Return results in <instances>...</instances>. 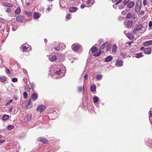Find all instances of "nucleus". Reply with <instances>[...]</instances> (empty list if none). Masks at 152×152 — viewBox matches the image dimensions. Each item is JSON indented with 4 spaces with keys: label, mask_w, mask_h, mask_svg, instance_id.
I'll return each mask as SVG.
<instances>
[{
    "label": "nucleus",
    "mask_w": 152,
    "mask_h": 152,
    "mask_svg": "<svg viewBox=\"0 0 152 152\" xmlns=\"http://www.w3.org/2000/svg\"><path fill=\"white\" fill-rule=\"evenodd\" d=\"M72 49L76 51L79 50H80L81 49V46L78 44H74L72 45Z\"/></svg>",
    "instance_id": "nucleus-1"
},
{
    "label": "nucleus",
    "mask_w": 152,
    "mask_h": 152,
    "mask_svg": "<svg viewBox=\"0 0 152 152\" xmlns=\"http://www.w3.org/2000/svg\"><path fill=\"white\" fill-rule=\"evenodd\" d=\"M141 2L140 1H138L135 7V11L137 12H139L141 8Z\"/></svg>",
    "instance_id": "nucleus-2"
},
{
    "label": "nucleus",
    "mask_w": 152,
    "mask_h": 152,
    "mask_svg": "<svg viewBox=\"0 0 152 152\" xmlns=\"http://www.w3.org/2000/svg\"><path fill=\"white\" fill-rule=\"evenodd\" d=\"M29 46L27 44H23L20 47L22 51H26L28 50Z\"/></svg>",
    "instance_id": "nucleus-3"
},
{
    "label": "nucleus",
    "mask_w": 152,
    "mask_h": 152,
    "mask_svg": "<svg viewBox=\"0 0 152 152\" xmlns=\"http://www.w3.org/2000/svg\"><path fill=\"white\" fill-rule=\"evenodd\" d=\"M46 106L44 105H40L38 106L37 109V111H39L41 112L43 111L46 108Z\"/></svg>",
    "instance_id": "nucleus-4"
},
{
    "label": "nucleus",
    "mask_w": 152,
    "mask_h": 152,
    "mask_svg": "<svg viewBox=\"0 0 152 152\" xmlns=\"http://www.w3.org/2000/svg\"><path fill=\"white\" fill-rule=\"evenodd\" d=\"M133 22V21H129L125 22L124 24L128 28H129L132 26Z\"/></svg>",
    "instance_id": "nucleus-5"
},
{
    "label": "nucleus",
    "mask_w": 152,
    "mask_h": 152,
    "mask_svg": "<svg viewBox=\"0 0 152 152\" xmlns=\"http://www.w3.org/2000/svg\"><path fill=\"white\" fill-rule=\"evenodd\" d=\"M38 140L39 141L41 142L44 143H48V140L45 138L39 137L38 138Z\"/></svg>",
    "instance_id": "nucleus-6"
},
{
    "label": "nucleus",
    "mask_w": 152,
    "mask_h": 152,
    "mask_svg": "<svg viewBox=\"0 0 152 152\" xmlns=\"http://www.w3.org/2000/svg\"><path fill=\"white\" fill-rule=\"evenodd\" d=\"M41 14L36 12H34L33 14L34 18L35 19H37L40 17Z\"/></svg>",
    "instance_id": "nucleus-7"
},
{
    "label": "nucleus",
    "mask_w": 152,
    "mask_h": 152,
    "mask_svg": "<svg viewBox=\"0 0 152 152\" xmlns=\"http://www.w3.org/2000/svg\"><path fill=\"white\" fill-rule=\"evenodd\" d=\"M144 53L146 54H150L151 53V49L150 48H146L144 49Z\"/></svg>",
    "instance_id": "nucleus-8"
},
{
    "label": "nucleus",
    "mask_w": 152,
    "mask_h": 152,
    "mask_svg": "<svg viewBox=\"0 0 152 152\" xmlns=\"http://www.w3.org/2000/svg\"><path fill=\"white\" fill-rule=\"evenodd\" d=\"M16 19L18 22L21 23L23 21L24 18L23 16H18L17 17Z\"/></svg>",
    "instance_id": "nucleus-9"
},
{
    "label": "nucleus",
    "mask_w": 152,
    "mask_h": 152,
    "mask_svg": "<svg viewBox=\"0 0 152 152\" xmlns=\"http://www.w3.org/2000/svg\"><path fill=\"white\" fill-rule=\"evenodd\" d=\"M151 45H152V40L145 42L143 43V45L145 47H147Z\"/></svg>",
    "instance_id": "nucleus-10"
},
{
    "label": "nucleus",
    "mask_w": 152,
    "mask_h": 152,
    "mask_svg": "<svg viewBox=\"0 0 152 152\" xmlns=\"http://www.w3.org/2000/svg\"><path fill=\"white\" fill-rule=\"evenodd\" d=\"M49 58L50 61H54L57 59L56 56L53 55L50 56Z\"/></svg>",
    "instance_id": "nucleus-11"
},
{
    "label": "nucleus",
    "mask_w": 152,
    "mask_h": 152,
    "mask_svg": "<svg viewBox=\"0 0 152 152\" xmlns=\"http://www.w3.org/2000/svg\"><path fill=\"white\" fill-rule=\"evenodd\" d=\"M112 56H109L106 57L105 59V62H108L110 61L112 59Z\"/></svg>",
    "instance_id": "nucleus-12"
},
{
    "label": "nucleus",
    "mask_w": 152,
    "mask_h": 152,
    "mask_svg": "<svg viewBox=\"0 0 152 152\" xmlns=\"http://www.w3.org/2000/svg\"><path fill=\"white\" fill-rule=\"evenodd\" d=\"M2 5L4 6L12 7L13 6L12 4L10 3L4 2L2 4Z\"/></svg>",
    "instance_id": "nucleus-13"
},
{
    "label": "nucleus",
    "mask_w": 152,
    "mask_h": 152,
    "mask_svg": "<svg viewBox=\"0 0 152 152\" xmlns=\"http://www.w3.org/2000/svg\"><path fill=\"white\" fill-rule=\"evenodd\" d=\"M126 36L130 39H132L134 38V36L132 33H128L126 34Z\"/></svg>",
    "instance_id": "nucleus-14"
},
{
    "label": "nucleus",
    "mask_w": 152,
    "mask_h": 152,
    "mask_svg": "<svg viewBox=\"0 0 152 152\" xmlns=\"http://www.w3.org/2000/svg\"><path fill=\"white\" fill-rule=\"evenodd\" d=\"M115 64L118 66H122L123 65L122 61L121 60H118L116 62Z\"/></svg>",
    "instance_id": "nucleus-15"
},
{
    "label": "nucleus",
    "mask_w": 152,
    "mask_h": 152,
    "mask_svg": "<svg viewBox=\"0 0 152 152\" xmlns=\"http://www.w3.org/2000/svg\"><path fill=\"white\" fill-rule=\"evenodd\" d=\"M77 8L75 7H72L69 8V10L70 12H74L76 11Z\"/></svg>",
    "instance_id": "nucleus-16"
},
{
    "label": "nucleus",
    "mask_w": 152,
    "mask_h": 152,
    "mask_svg": "<svg viewBox=\"0 0 152 152\" xmlns=\"http://www.w3.org/2000/svg\"><path fill=\"white\" fill-rule=\"evenodd\" d=\"M134 4V2L133 1H130L128 4V7L129 8H131L133 7Z\"/></svg>",
    "instance_id": "nucleus-17"
},
{
    "label": "nucleus",
    "mask_w": 152,
    "mask_h": 152,
    "mask_svg": "<svg viewBox=\"0 0 152 152\" xmlns=\"http://www.w3.org/2000/svg\"><path fill=\"white\" fill-rule=\"evenodd\" d=\"M142 26L141 24H139L136 25V28L138 31L140 30L142 28Z\"/></svg>",
    "instance_id": "nucleus-18"
},
{
    "label": "nucleus",
    "mask_w": 152,
    "mask_h": 152,
    "mask_svg": "<svg viewBox=\"0 0 152 152\" xmlns=\"http://www.w3.org/2000/svg\"><path fill=\"white\" fill-rule=\"evenodd\" d=\"M21 12V9L20 7H18L15 11V13L17 15L19 14Z\"/></svg>",
    "instance_id": "nucleus-19"
},
{
    "label": "nucleus",
    "mask_w": 152,
    "mask_h": 152,
    "mask_svg": "<svg viewBox=\"0 0 152 152\" xmlns=\"http://www.w3.org/2000/svg\"><path fill=\"white\" fill-rule=\"evenodd\" d=\"M31 99H30L28 100V102L27 104V106L26 107L27 109H29V108H31L32 106L30 105V106H29V105H30V104L31 103Z\"/></svg>",
    "instance_id": "nucleus-20"
},
{
    "label": "nucleus",
    "mask_w": 152,
    "mask_h": 152,
    "mask_svg": "<svg viewBox=\"0 0 152 152\" xmlns=\"http://www.w3.org/2000/svg\"><path fill=\"white\" fill-rule=\"evenodd\" d=\"M31 116L30 115H28L24 119L25 121H29L31 120Z\"/></svg>",
    "instance_id": "nucleus-21"
},
{
    "label": "nucleus",
    "mask_w": 152,
    "mask_h": 152,
    "mask_svg": "<svg viewBox=\"0 0 152 152\" xmlns=\"http://www.w3.org/2000/svg\"><path fill=\"white\" fill-rule=\"evenodd\" d=\"M9 118L8 115H5L2 118V119L3 121H6Z\"/></svg>",
    "instance_id": "nucleus-22"
},
{
    "label": "nucleus",
    "mask_w": 152,
    "mask_h": 152,
    "mask_svg": "<svg viewBox=\"0 0 152 152\" xmlns=\"http://www.w3.org/2000/svg\"><path fill=\"white\" fill-rule=\"evenodd\" d=\"M32 98L34 100H35L37 99V95L36 94H33L32 95Z\"/></svg>",
    "instance_id": "nucleus-23"
},
{
    "label": "nucleus",
    "mask_w": 152,
    "mask_h": 152,
    "mask_svg": "<svg viewBox=\"0 0 152 152\" xmlns=\"http://www.w3.org/2000/svg\"><path fill=\"white\" fill-rule=\"evenodd\" d=\"M116 45L115 44L113 45L112 49V52L113 53H115L116 50Z\"/></svg>",
    "instance_id": "nucleus-24"
},
{
    "label": "nucleus",
    "mask_w": 152,
    "mask_h": 152,
    "mask_svg": "<svg viewBox=\"0 0 152 152\" xmlns=\"http://www.w3.org/2000/svg\"><path fill=\"white\" fill-rule=\"evenodd\" d=\"M24 13L26 15L29 16H31L32 15V14L31 12L28 11H25V12Z\"/></svg>",
    "instance_id": "nucleus-25"
},
{
    "label": "nucleus",
    "mask_w": 152,
    "mask_h": 152,
    "mask_svg": "<svg viewBox=\"0 0 152 152\" xmlns=\"http://www.w3.org/2000/svg\"><path fill=\"white\" fill-rule=\"evenodd\" d=\"M108 45V42H105L102 46L101 47V49H103L104 48L106 47Z\"/></svg>",
    "instance_id": "nucleus-26"
},
{
    "label": "nucleus",
    "mask_w": 152,
    "mask_h": 152,
    "mask_svg": "<svg viewBox=\"0 0 152 152\" xmlns=\"http://www.w3.org/2000/svg\"><path fill=\"white\" fill-rule=\"evenodd\" d=\"M143 56L142 53H140L136 54V57L137 58H140Z\"/></svg>",
    "instance_id": "nucleus-27"
},
{
    "label": "nucleus",
    "mask_w": 152,
    "mask_h": 152,
    "mask_svg": "<svg viewBox=\"0 0 152 152\" xmlns=\"http://www.w3.org/2000/svg\"><path fill=\"white\" fill-rule=\"evenodd\" d=\"M101 53V50H99V52H98L95 53H94L93 54V56H98L100 55Z\"/></svg>",
    "instance_id": "nucleus-28"
},
{
    "label": "nucleus",
    "mask_w": 152,
    "mask_h": 152,
    "mask_svg": "<svg viewBox=\"0 0 152 152\" xmlns=\"http://www.w3.org/2000/svg\"><path fill=\"white\" fill-rule=\"evenodd\" d=\"M93 100L94 102V103H96L98 101L99 98L97 96H95L93 98Z\"/></svg>",
    "instance_id": "nucleus-29"
},
{
    "label": "nucleus",
    "mask_w": 152,
    "mask_h": 152,
    "mask_svg": "<svg viewBox=\"0 0 152 152\" xmlns=\"http://www.w3.org/2000/svg\"><path fill=\"white\" fill-rule=\"evenodd\" d=\"M91 90L92 91H94L95 90L96 88L95 86L94 85H92L91 86Z\"/></svg>",
    "instance_id": "nucleus-30"
},
{
    "label": "nucleus",
    "mask_w": 152,
    "mask_h": 152,
    "mask_svg": "<svg viewBox=\"0 0 152 152\" xmlns=\"http://www.w3.org/2000/svg\"><path fill=\"white\" fill-rule=\"evenodd\" d=\"M14 128L13 126L9 125L7 126L8 129L9 130H10L13 129Z\"/></svg>",
    "instance_id": "nucleus-31"
},
{
    "label": "nucleus",
    "mask_w": 152,
    "mask_h": 152,
    "mask_svg": "<svg viewBox=\"0 0 152 152\" xmlns=\"http://www.w3.org/2000/svg\"><path fill=\"white\" fill-rule=\"evenodd\" d=\"M0 80L2 82H4L6 80V78L4 77H1L0 78Z\"/></svg>",
    "instance_id": "nucleus-32"
},
{
    "label": "nucleus",
    "mask_w": 152,
    "mask_h": 152,
    "mask_svg": "<svg viewBox=\"0 0 152 152\" xmlns=\"http://www.w3.org/2000/svg\"><path fill=\"white\" fill-rule=\"evenodd\" d=\"M125 5L122 3L119 6V9L121 10L124 7Z\"/></svg>",
    "instance_id": "nucleus-33"
},
{
    "label": "nucleus",
    "mask_w": 152,
    "mask_h": 152,
    "mask_svg": "<svg viewBox=\"0 0 152 152\" xmlns=\"http://www.w3.org/2000/svg\"><path fill=\"white\" fill-rule=\"evenodd\" d=\"M91 50L92 52H94L96 50V47L93 46L91 48Z\"/></svg>",
    "instance_id": "nucleus-34"
},
{
    "label": "nucleus",
    "mask_w": 152,
    "mask_h": 152,
    "mask_svg": "<svg viewBox=\"0 0 152 152\" xmlns=\"http://www.w3.org/2000/svg\"><path fill=\"white\" fill-rule=\"evenodd\" d=\"M132 15L131 13H128L126 16V17L128 19H130L131 18Z\"/></svg>",
    "instance_id": "nucleus-35"
},
{
    "label": "nucleus",
    "mask_w": 152,
    "mask_h": 152,
    "mask_svg": "<svg viewBox=\"0 0 152 152\" xmlns=\"http://www.w3.org/2000/svg\"><path fill=\"white\" fill-rule=\"evenodd\" d=\"M23 95L24 98L26 99L27 98L28 94L26 92H24L23 94Z\"/></svg>",
    "instance_id": "nucleus-36"
},
{
    "label": "nucleus",
    "mask_w": 152,
    "mask_h": 152,
    "mask_svg": "<svg viewBox=\"0 0 152 152\" xmlns=\"http://www.w3.org/2000/svg\"><path fill=\"white\" fill-rule=\"evenodd\" d=\"M129 0H125L123 2V4L125 6L129 1Z\"/></svg>",
    "instance_id": "nucleus-37"
},
{
    "label": "nucleus",
    "mask_w": 152,
    "mask_h": 152,
    "mask_svg": "<svg viewBox=\"0 0 152 152\" xmlns=\"http://www.w3.org/2000/svg\"><path fill=\"white\" fill-rule=\"evenodd\" d=\"M12 102V100L11 99L9 101L7 102L5 104L6 105H8L10 104Z\"/></svg>",
    "instance_id": "nucleus-38"
},
{
    "label": "nucleus",
    "mask_w": 152,
    "mask_h": 152,
    "mask_svg": "<svg viewBox=\"0 0 152 152\" xmlns=\"http://www.w3.org/2000/svg\"><path fill=\"white\" fill-rule=\"evenodd\" d=\"M102 77L101 75H97L96 77V78L97 80H100L102 78Z\"/></svg>",
    "instance_id": "nucleus-39"
},
{
    "label": "nucleus",
    "mask_w": 152,
    "mask_h": 152,
    "mask_svg": "<svg viewBox=\"0 0 152 152\" xmlns=\"http://www.w3.org/2000/svg\"><path fill=\"white\" fill-rule=\"evenodd\" d=\"M12 81L14 82H16L18 81V79L16 78H13L12 79Z\"/></svg>",
    "instance_id": "nucleus-40"
},
{
    "label": "nucleus",
    "mask_w": 152,
    "mask_h": 152,
    "mask_svg": "<svg viewBox=\"0 0 152 152\" xmlns=\"http://www.w3.org/2000/svg\"><path fill=\"white\" fill-rule=\"evenodd\" d=\"M61 70L57 71L56 72L55 74H56V75H60V74L61 73Z\"/></svg>",
    "instance_id": "nucleus-41"
},
{
    "label": "nucleus",
    "mask_w": 152,
    "mask_h": 152,
    "mask_svg": "<svg viewBox=\"0 0 152 152\" xmlns=\"http://www.w3.org/2000/svg\"><path fill=\"white\" fill-rule=\"evenodd\" d=\"M83 90V88L82 87H79L78 88V91L79 92H80Z\"/></svg>",
    "instance_id": "nucleus-42"
},
{
    "label": "nucleus",
    "mask_w": 152,
    "mask_h": 152,
    "mask_svg": "<svg viewBox=\"0 0 152 152\" xmlns=\"http://www.w3.org/2000/svg\"><path fill=\"white\" fill-rule=\"evenodd\" d=\"M70 14H67L66 15V18L67 19H68V20L70 18Z\"/></svg>",
    "instance_id": "nucleus-43"
},
{
    "label": "nucleus",
    "mask_w": 152,
    "mask_h": 152,
    "mask_svg": "<svg viewBox=\"0 0 152 152\" xmlns=\"http://www.w3.org/2000/svg\"><path fill=\"white\" fill-rule=\"evenodd\" d=\"M147 0H144L143 2V5H146L147 4Z\"/></svg>",
    "instance_id": "nucleus-44"
},
{
    "label": "nucleus",
    "mask_w": 152,
    "mask_h": 152,
    "mask_svg": "<svg viewBox=\"0 0 152 152\" xmlns=\"http://www.w3.org/2000/svg\"><path fill=\"white\" fill-rule=\"evenodd\" d=\"M5 72H6V73L7 74H10V71L9 69L7 68L6 69V71Z\"/></svg>",
    "instance_id": "nucleus-45"
},
{
    "label": "nucleus",
    "mask_w": 152,
    "mask_h": 152,
    "mask_svg": "<svg viewBox=\"0 0 152 152\" xmlns=\"http://www.w3.org/2000/svg\"><path fill=\"white\" fill-rule=\"evenodd\" d=\"M86 0V1L87 3V4H90L91 1V0Z\"/></svg>",
    "instance_id": "nucleus-46"
},
{
    "label": "nucleus",
    "mask_w": 152,
    "mask_h": 152,
    "mask_svg": "<svg viewBox=\"0 0 152 152\" xmlns=\"http://www.w3.org/2000/svg\"><path fill=\"white\" fill-rule=\"evenodd\" d=\"M122 1V0H119L118 1H117L115 4L116 5H118Z\"/></svg>",
    "instance_id": "nucleus-47"
},
{
    "label": "nucleus",
    "mask_w": 152,
    "mask_h": 152,
    "mask_svg": "<svg viewBox=\"0 0 152 152\" xmlns=\"http://www.w3.org/2000/svg\"><path fill=\"white\" fill-rule=\"evenodd\" d=\"M11 9L10 8H7V9L6 11L8 12H10L11 11Z\"/></svg>",
    "instance_id": "nucleus-48"
},
{
    "label": "nucleus",
    "mask_w": 152,
    "mask_h": 152,
    "mask_svg": "<svg viewBox=\"0 0 152 152\" xmlns=\"http://www.w3.org/2000/svg\"><path fill=\"white\" fill-rule=\"evenodd\" d=\"M152 26V22L151 21L149 22V26L151 27Z\"/></svg>",
    "instance_id": "nucleus-49"
},
{
    "label": "nucleus",
    "mask_w": 152,
    "mask_h": 152,
    "mask_svg": "<svg viewBox=\"0 0 152 152\" xmlns=\"http://www.w3.org/2000/svg\"><path fill=\"white\" fill-rule=\"evenodd\" d=\"M107 49H106V51H107L108 50H109V49H110V46L109 45H108V46H107Z\"/></svg>",
    "instance_id": "nucleus-50"
},
{
    "label": "nucleus",
    "mask_w": 152,
    "mask_h": 152,
    "mask_svg": "<svg viewBox=\"0 0 152 152\" xmlns=\"http://www.w3.org/2000/svg\"><path fill=\"white\" fill-rule=\"evenodd\" d=\"M3 62L2 58H0V65L2 64Z\"/></svg>",
    "instance_id": "nucleus-51"
},
{
    "label": "nucleus",
    "mask_w": 152,
    "mask_h": 152,
    "mask_svg": "<svg viewBox=\"0 0 152 152\" xmlns=\"http://www.w3.org/2000/svg\"><path fill=\"white\" fill-rule=\"evenodd\" d=\"M137 28H136L135 29H134L133 31V32L134 33H136L137 32Z\"/></svg>",
    "instance_id": "nucleus-52"
},
{
    "label": "nucleus",
    "mask_w": 152,
    "mask_h": 152,
    "mask_svg": "<svg viewBox=\"0 0 152 152\" xmlns=\"http://www.w3.org/2000/svg\"><path fill=\"white\" fill-rule=\"evenodd\" d=\"M84 77L85 79H87L88 78V75H85L84 76Z\"/></svg>",
    "instance_id": "nucleus-53"
},
{
    "label": "nucleus",
    "mask_w": 152,
    "mask_h": 152,
    "mask_svg": "<svg viewBox=\"0 0 152 152\" xmlns=\"http://www.w3.org/2000/svg\"><path fill=\"white\" fill-rule=\"evenodd\" d=\"M144 13V12L143 11H141L140 12L141 15H143Z\"/></svg>",
    "instance_id": "nucleus-54"
},
{
    "label": "nucleus",
    "mask_w": 152,
    "mask_h": 152,
    "mask_svg": "<svg viewBox=\"0 0 152 152\" xmlns=\"http://www.w3.org/2000/svg\"><path fill=\"white\" fill-rule=\"evenodd\" d=\"M55 49L56 50H58L59 49V48L58 47H56L55 48Z\"/></svg>",
    "instance_id": "nucleus-55"
},
{
    "label": "nucleus",
    "mask_w": 152,
    "mask_h": 152,
    "mask_svg": "<svg viewBox=\"0 0 152 152\" xmlns=\"http://www.w3.org/2000/svg\"><path fill=\"white\" fill-rule=\"evenodd\" d=\"M80 7L82 9H83L84 8L85 5H81Z\"/></svg>",
    "instance_id": "nucleus-56"
},
{
    "label": "nucleus",
    "mask_w": 152,
    "mask_h": 152,
    "mask_svg": "<svg viewBox=\"0 0 152 152\" xmlns=\"http://www.w3.org/2000/svg\"><path fill=\"white\" fill-rule=\"evenodd\" d=\"M149 114H150L149 117H151L152 116V113H150Z\"/></svg>",
    "instance_id": "nucleus-57"
},
{
    "label": "nucleus",
    "mask_w": 152,
    "mask_h": 152,
    "mask_svg": "<svg viewBox=\"0 0 152 152\" xmlns=\"http://www.w3.org/2000/svg\"><path fill=\"white\" fill-rule=\"evenodd\" d=\"M44 41L45 42V43H46V42H47V39H44Z\"/></svg>",
    "instance_id": "nucleus-58"
},
{
    "label": "nucleus",
    "mask_w": 152,
    "mask_h": 152,
    "mask_svg": "<svg viewBox=\"0 0 152 152\" xmlns=\"http://www.w3.org/2000/svg\"><path fill=\"white\" fill-rule=\"evenodd\" d=\"M132 43V42H129L128 44L129 45H130Z\"/></svg>",
    "instance_id": "nucleus-59"
},
{
    "label": "nucleus",
    "mask_w": 152,
    "mask_h": 152,
    "mask_svg": "<svg viewBox=\"0 0 152 152\" xmlns=\"http://www.w3.org/2000/svg\"><path fill=\"white\" fill-rule=\"evenodd\" d=\"M122 56L123 57H125V54H124L123 53H122Z\"/></svg>",
    "instance_id": "nucleus-60"
},
{
    "label": "nucleus",
    "mask_w": 152,
    "mask_h": 152,
    "mask_svg": "<svg viewBox=\"0 0 152 152\" xmlns=\"http://www.w3.org/2000/svg\"><path fill=\"white\" fill-rule=\"evenodd\" d=\"M144 48L143 47H141L140 48L141 50H142L144 49Z\"/></svg>",
    "instance_id": "nucleus-61"
},
{
    "label": "nucleus",
    "mask_w": 152,
    "mask_h": 152,
    "mask_svg": "<svg viewBox=\"0 0 152 152\" xmlns=\"http://www.w3.org/2000/svg\"><path fill=\"white\" fill-rule=\"evenodd\" d=\"M47 9H48V11H50V7H48V8H47Z\"/></svg>",
    "instance_id": "nucleus-62"
},
{
    "label": "nucleus",
    "mask_w": 152,
    "mask_h": 152,
    "mask_svg": "<svg viewBox=\"0 0 152 152\" xmlns=\"http://www.w3.org/2000/svg\"><path fill=\"white\" fill-rule=\"evenodd\" d=\"M124 11H123L122 12V14H124Z\"/></svg>",
    "instance_id": "nucleus-63"
},
{
    "label": "nucleus",
    "mask_w": 152,
    "mask_h": 152,
    "mask_svg": "<svg viewBox=\"0 0 152 152\" xmlns=\"http://www.w3.org/2000/svg\"><path fill=\"white\" fill-rule=\"evenodd\" d=\"M2 138V136L1 135H0V138Z\"/></svg>",
    "instance_id": "nucleus-64"
}]
</instances>
